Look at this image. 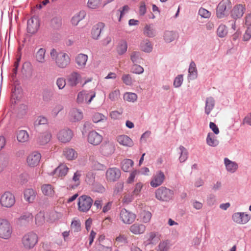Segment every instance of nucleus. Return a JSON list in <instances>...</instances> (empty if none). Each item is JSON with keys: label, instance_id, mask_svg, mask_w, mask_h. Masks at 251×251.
<instances>
[{"label": "nucleus", "instance_id": "f257e3e1", "mask_svg": "<svg viewBox=\"0 0 251 251\" xmlns=\"http://www.w3.org/2000/svg\"><path fill=\"white\" fill-rule=\"evenodd\" d=\"M50 56L55 66L59 69H65L70 64L71 57L66 52L57 51L52 49L50 50Z\"/></svg>", "mask_w": 251, "mask_h": 251}, {"label": "nucleus", "instance_id": "f03ea898", "mask_svg": "<svg viewBox=\"0 0 251 251\" xmlns=\"http://www.w3.org/2000/svg\"><path fill=\"white\" fill-rule=\"evenodd\" d=\"M21 242L25 249L30 250L34 248L38 243V236L35 232L29 231L23 235Z\"/></svg>", "mask_w": 251, "mask_h": 251}, {"label": "nucleus", "instance_id": "7ed1b4c3", "mask_svg": "<svg viewBox=\"0 0 251 251\" xmlns=\"http://www.w3.org/2000/svg\"><path fill=\"white\" fill-rule=\"evenodd\" d=\"M13 232V228L10 222L6 219H0V238L9 239Z\"/></svg>", "mask_w": 251, "mask_h": 251}, {"label": "nucleus", "instance_id": "20e7f679", "mask_svg": "<svg viewBox=\"0 0 251 251\" xmlns=\"http://www.w3.org/2000/svg\"><path fill=\"white\" fill-rule=\"evenodd\" d=\"M93 202V200L90 196L85 195L80 196L77 200L78 210L80 212H87Z\"/></svg>", "mask_w": 251, "mask_h": 251}, {"label": "nucleus", "instance_id": "39448f33", "mask_svg": "<svg viewBox=\"0 0 251 251\" xmlns=\"http://www.w3.org/2000/svg\"><path fill=\"white\" fill-rule=\"evenodd\" d=\"M231 6V2L228 0H223L219 2L216 8V16L221 19L227 15V12Z\"/></svg>", "mask_w": 251, "mask_h": 251}, {"label": "nucleus", "instance_id": "423d86ee", "mask_svg": "<svg viewBox=\"0 0 251 251\" xmlns=\"http://www.w3.org/2000/svg\"><path fill=\"white\" fill-rule=\"evenodd\" d=\"M96 92L94 91H90L88 92L85 91H82L79 92L77 96V102L78 103H82L85 102L87 104L91 103L93 99L96 96Z\"/></svg>", "mask_w": 251, "mask_h": 251}, {"label": "nucleus", "instance_id": "0eeeda50", "mask_svg": "<svg viewBox=\"0 0 251 251\" xmlns=\"http://www.w3.org/2000/svg\"><path fill=\"white\" fill-rule=\"evenodd\" d=\"M15 203V196L9 192H4L0 197V204L3 207L10 208L14 205Z\"/></svg>", "mask_w": 251, "mask_h": 251}, {"label": "nucleus", "instance_id": "6e6552de", "mask_svg": "<svg viewBox=\"0 0 251 251\" xmlns=\"http://www.w3.org/2000/svg\"><path fill=\"white\" fill-rule=\"evenodd\" d=\"M66 80L68 86L71 87H75L81 82L82 76L79 72L73 71L67 76Z\"/></svg>", "mask_w": 251, "mask_h": 251}, {"label": "nucleus", "instance_id": "1a4fd4ad", "mask_svg": "<svg viewBox=\"0 0 251 251\" xmlns=\"http://www.w3.org/2000/svg\"><path fill=\"white\" fill-rule=\"evenodd\" d=\"M121 175L119 169L116 167L109 168L106 171L105 178L108 182H115L119 179Z\"/></svg>", "mask_w": 251, "mask_h": 251}, {"label": "nucleus", "instance_id": "9d476101", "mask_svg": "<svg viewBox=\"0 0 251 251\" xmlns=\"http://www.w3.org/2000/svg\"><path fill=\"white\" fill-rule=\"evenodd\" d=\"M136 215L127 210L125 208L122 209L120 213V219L125 224H130L135 220Z\"/></svg>", "mask_w": 251, "mask_h": 251}, {"label": "nucleus", "instance_id": "9b49d317", "mask_svg": "<svg viewBox=\"0 0 251 251\" xmlns=\"http://www.w3.org/2000/svg\"><path fill=\"white\" fill-rule=\"evenodd\" d=\"M251 219V216L246 212H236L232 216L233 221L240 225L247 224Z\"/></svg>", "mask_w": 251, "mask_h": 251}, {"label": "nucleus", "instance_id": "f8f14e48", "mask_svg": "<svg viewBox=\"0 0 251 251\" xmlns=\"http://www.w3.org/2000/svg\"><path fill=\"white\" fill-rule=\"evenodd\" d=\"M41 158V154L36 151L31 152L27 157L26 163L30 167L37 166L40 161Z\"/></svg>", "mask_w": 251, "mask_h": 251}, {"label": "nucleus", "instance_id": "ddd939ff", "mask_svg": "<svg viewBox=\"0 0 251 251\" xmlns=\"http://www.w3.org/2000/svg\"><path fill=\"white\" fill-rule=\"evenodd\" d=\"M173 191L164 187L158 189V199L163 201H168L173 196Z\"/></svg>", "mask_w": 251, "mask_h": 251}, {"label": "nucleus", "instance_id": "4468645a", "mask_svg": "<svg viewBox=\"0 0 251 251\" xmlns=\"http://www.w3.org/2000/svg\"><path fill=\"white\" fill-rule=\"evenodd\" d=\"M81 175V172L80 171H77L74 173L72 178L67 182L68 189H75L80 185Z\"/></svg>", "mask_w": 251, "mask_h": 251}, {"label": "nucleus", "instance_id": "2eb2a0df", "mask_svg": "<svg viewBox=\"0 0 251 251\" xmlns=\"http://www.w3.org/2000/svg\"><path fill=\"white\" fill-rule=\"evenodd\" d=\"M73 136V131L68 128L60 130L57 134L58 139L62 143L69 142Z\"/></svg>", "mask_w": 251, "mask_h": 251}, {"label": "nucleus", "instance_id": "dca6fc26", "mask_svg": "<svg viewBox=\"0 0 251 251\" xmlns=\"http://www.w3.org/2000/svg\"><path fill=\"white\" fill-rule=\"evenodd\" d=\"M102 135L95 130L91 131L87 135L88 142L94 146L99 145L102 142Z\"/></svg>", "mask_w": 251, "mask_h": 251}, {"label": "nucleus", "instance_id": "f3484780", "mask_svg": "<svg viewBox=\"0 0 251 251\" xmlns=\"http://www.w3.org/2000/svg\"><path fill=\"white\" fill-rule=\"evenodd\" d=\"M246 11V6L243 4L235 5L231 12V16L234 19L242 17Z\"/></svg>", "mask_w": 251, "mask_h": 251}, {"label": "nucleus", "instance_id": "a211bd4d", "mask_svg": "<svg viewBox=\"0 0 251 251\" xmlns=\"http://www.w3.org/2000/svg\"><path fill=\"white\" fill-rule=\"evenodd\" d=\"M100 151L101 154L104 156L110 155L114 153L115 146L111 142H105L100 146Z\"/></svg>", "mask_w": 251, "mask_h": 251}, {"label": "nucleus", "instance_id": "6ab92c4d", "mask_svg": "<svg viewBox=\"0 0 251 251\" xmlns=\"http://www.w3.org/2000/svg\"><path fill=\"white\" fill-rule=\"evenodd\" d=\"M39 27V21L37 18L32 17L27 21V32L34 34L36 33Z\"/></svg>", "mask_w": 251, "mask_h": 251}, {"label": "nucleus", "instance_id": "aec40b11", "mask_svg": "<svg viewBox=\"0 0 251 251\" xmlns=\"http://www.w3.org/2000/svg\"><path fill=\"white\" fill-rule=\"evenodd\" d=\"M88 56L87 55L83 53L78 54L75 58V62L77 65V68L79 69H83L85 68Z\"/></svg>", "mask_w": 251, "mask_h": 251}, {"label": "nucleus", "instance_id": "412c9836", "mask_svg": "<svg viewBox=\"0 0 251 251\" xmlns=\"http://www.w3.org/2000/svg\"><path fill=\"white\" fill-rule=\"evenodd\" d=\"M69 119L74 122L79 121L83 119V112L81 110L73 108L69 113Z\"/></svg>", "mask_w": 251, "mask_h": 251}, {"label": "nucleus", "instance_id": "4be33fe9", "mask_svg": "<svg viewBox=\"0 0 251 251\" xmlns=\"http://www.w3.org/2000/svg\"><path fill=\"white\" fill-rule=\"evenodd\" d=\"M146 230V227L144 225L138 223L133 224L129 227V231L135 235L143 234Z\"/></svg>", "mask_w": 251, "mask_h": 251}, {"label": "nucleus", "instance_id": "5701e85b", "mask_svg": "<svg viewBox=\"0 0 251 251\" xmlns=\"http://www.w3.org/2000/svg\"><path fill=\"white\" fill-rule=\"evenodd\" d=\"M117 141L119 144L125 147H131L134 145L132 140L126 135H121L117 136Z\"/></svg>", "mask_w": 251, "mask_h": 251}, {"label": "nucleus", "instance_id": "b1692460", "mask_svg": "<svg viewBox=\"0 0 251 251\" xmlns=\"http://www.w3.org/2000/svg\"><path fill=\"white\" fill-rule=\"evenodd\" d=\"M104 26V23L100 22L93 27L91 34L93 39H98L99 38Z\"/></svg>", "mask_w": 251, "mask_h": 251}, {"label": "nucleus", "instance_id": "393cba45", "mask_svg": "<svg viewBox=\"0 0 251 251\" xmlns=\"http://www.w3.org/2000/svg\"><path fill=\"white\" fill-rule=\"evenodd\" d=\"M41 191L44 195L51 198L55 194L54 187L50 184H44L41 186Z\"/></svg>", "mask_w": 251, "mask_h": 251}, {"label": "nucleus", "instance_id": "a878e982", "mask_svg": "<svg viewBox=\"0 0 251 251\" xmlns=\"http://www.w3.org/2000/svg\"><path fill=\"white\" fill-rule=\"evenodd\" d=\"M224 164L225 165L226 170L228 172L233 173L238 169V164L234 161L230 160L227 158H225L224 159Z\"/></svg>", "mask_w": 251, "mask_h": 251}, {"label": "nucleus", "instance_id": "bb28decb", "mask_svg": "<svg viewBox=\"0 0 251 251\" xmlns=\"http://www.w3.org/2000/svg\"><path fill=\"white\" fill-rule=\"evenodd\" d=\"M33 219V216L31 213L26 212L23 214L17 219L16 223L19 225H22L32 221Z\"/></svg>", "mask_w": 251, "mask_h": 251}, {"label": "nucleus", "instance_id": "cd10ccee", "mask_svg": "<svg viewBox=\"0 0 251 251\" xmlns=\"http://www.w3.org/2000/svg\"><path fill=\"white\" fill-rule=\"evenodd\" d=\"M16 137L18 142L25 143L28 141L29 136L26 130H20L17 131Z\"/></svg>", "mask_w": 251, "mask_h": 251}, {"label": "nucleus", "instance_id": "c85d7f7f", "mask_svg": "<svg viewBox=\"0 0 251 251\" xmlns=\"http://www.w3.org/2000/svg\"><path fill=\"white\" fill-rule=\"evenodd\" d=\"M36 194L35 190L31 188L26 189L24 191V199L29 203L32 202L35 199Z\"/></svg>", "mask_w": 251, "mask_h": 251}, {"label": "nucleus", "instance_id": "c756f323", "mask_svg": "<svg viewBox=\"0 0 251 251\" xmlns=\"http://www.w3.org/2000/svg\"><path fill=\"white\" fill-rule=\"evenodd\" d=\"M51 137V134L49 132L46 131L39 134L37 138V142L39 144L44 145L50 142Z\"/></svg>", "mask_w": 251, "mask_h": 251}, {"label": "nucleus", "instance_id": "7c9ffc66", "mask_svg": "<svg viewBox=\"0 0 251 251\" xmlns=\"http://www.w3.org/2000/svg\"><path fill=\"white\" fill-rule=\"evenodd\" d=\"M46 50L44 48L39 49L35 54V59L39 63H45Z\"/></svg>", "mask_w": 251, "mask_h": 251}, {"label": "nucleus", "instance_id": "2f4dec72", "mask_svg": "<svg viewBox=\"0 0 251 251\" xmlns=\"http://www.w3.org/2000/svg\"><path fill=\"white\" fill-rule=\"evenodd\" d=\"M215 104V101L212 97H208L205 100V106L204 108L205 113L208 115L214 109Z\"/></svg>", "mask_w": 251, "mask_h": 251}, {"label": "nucleus", "instance_id": "473e14b6", "mask_svg": "<svg viewBox=\"0 0 251 251\" xmlns=\"http://www.w3.org/2000/svg\"><path fill=\"white\" fill-rule=\"evenodd\" d=\"M127 49V43L125 40H120L116 47V51L119 55H123L125 54Z\"/></svg>", "mask_w": 251, "mask_h": 251}, {"label": "nucleus", "instance_id": "72a5a7b5", "mask_svg": "<svg viewBox=\"0 0 251 251\" xmlns=\"http://www.w3.org/2000/svg\"><path fill=\"white\" fill-rule=\"evenodd\" d=\"M127 239L128 237L127 235L120 234L116 238L114 245L117 247L123 246L127 243Z\"/></svg>", "mask_w": 251, "mask_h": 251}, {"label": "nucleus", "instance_id": "f704fd0d", "mask_svg": "<svg viewBox=\"0 0 251 251\" xmlns=\"http://www.w3.org/2000/svg\"><path fill=\"white\" fill-rule=\"evenodd\" d=\"M69 171L68 167L64 164H60L58 166L53 172L54 174H56L59 176H65Z\"/></svg>", "mask_w": 251, "mask_h": 251}, {"label": "nucleus", "instance_id": "c9c22d12", "mask_svg": "<svg viewBox=\"0 0 251 251\" xmlns=\"http://www.w3.org/2000/svg\"><path fill=\"white\" fill-rule=\"evenodd\" d=\"M188 79L193 80L196 79L197 77L198 71L196 68V65L194 61H192L190 63L188 69Z\"/></svg>", "mask_w": 251, "mask_h": 251}, {"label": "nucleus", "instance_id": "e433bc0d", "mask_svg": "<svg viewBox=\"0 0 251 251\" xmlns=\"http://www.w3.org/2000/svg\"><path fill=\"white\" fill-rule=\"evenodd\" d=\"M63 155L69 160H72L76 158L77 152L73 149L66 148L63 151Z\"/></svg>", "mask_w": 251, "mask_h": 251}, {"label": "nucleus", "instance_id": "4c0bfd02", "mask_svg": "<svg viewBox=\"0 0 251 251\" xmlns=\"http://www.w3.org/2000/svg\"><path fill=\"white\" fill-rule=\"evenodd\" d=\"M177 37V34L173 31H166L164 34V39L166 43H171Z\"/></svg>", "mask_w": 251, "mask_h": 251}, {"label": "nucleus", "instance_id": "58836bf2", "mask_svg": "<svg viewBox=\"0 0 251 251\" xmlns=\"http://www.w3.org/2000/svg\"><path fill=\"white\" fill-rule=\"evenodd\" d=\"M206 143L211 147H216L219 144V141L212 133H208L206 137Z\"/></svg>", "mask_w": 251, "mask_h": 251}, {"label": "nucleus", "instance_id": "ea45409f", "mask_svg": "<svg viewBox=\"0 0 251 251\" xmlns=\"http://www.w3.org/2000/svg\"><path fill=\"white\" fill-rule=\"evenodd\" d=\"M178 152L180 154L179 160L181 163L185 162L188 158V151L185 148L180 146L178 148Z\"/></svg>", "mask_w": 251, "mask_h": 251}, {"label": "nucleus", "instance_id": "a19ab883", "mask_svg": "<svg viewBox=\"0 0 251 251\" xmlns=\"http://www.w3.org/2000/svg\"><path fill=\"white\" fill-rule=\"evenodd\" d=\"M170 241L165 240L161 241L158 246V251H168L171 247Z\"/></svg>", "mask_w": 251, "mask_h": 251}, {"label": "nucleus", "instance_id": "79ce46f5", "mask_svg": "<svg viewBox=\"0 0 251 251\" xmlns=\"http://www.w3.org/2000/svg\"><path fill=\"white\" fill-rule=\"evenodd\" d=\"M133 165V161L129 159L124 160L122 162V169L124 172L129 171Z\"/></svg>", "mask_w": 251, "mask_h": 251}, {"label": "nucleus", "instance_id": "37998d69", "mask_svg": "<svg viewBox=\"0 0 251 251\" xmlns=\"http://www.w3.org/2000/svg\"><path fill=\"white\" fill-rule=\"evenodd\" d=\"M85 13L84 12H79L74 16L71 19V23L74 25H77L79 22L84 18Z\"/></svg>", "mask_w": 251, "mask_h": 251}, {"label": "nucleus", "instance_id": "c03bdc74", "mask_svg": "<svg viewBox=\"0 0 251 251\" xmlns=\"http://www.w3.org/2000/svg\"><path fill=\"white\" fill-rule=\"evenodd\" d=\"M50 25L54 29H59L62 26V19L60 17H53L50 22Z\"/></svg>", "mask_w": 251, "mask_h": 251}, {"label": "nucleus", "instance_id": "a18cd8bd", "mask_svg": "<svg viewBox=\"0 0 251 251\" xmlns=\"http://www.w3.org/2000/svg\"><path fill=\"white\" fill-rule=\"evenodd\" d=\"M144 33L146 36L151 37L155 34V28L152 25H146L144 29Z\"/></svg>", "mask_w": 251, "mask_h": 251}, {"label": "nucleus", "instance_id": "49530a36", "mask_svg": "<svg viewBox=\"0 0 251 251\" xmlns=\"http://www.w3.org/2000/svg\"><path fill=\"white\" fill-rule=\"evenodd\" d=\"M137 99V96L135 93L126 92L124 95V100L129 102H134Z\"/></svg>", "mask_w": 251, "mask_h": 251}, {"label": "nucleus", "instance_id": "de8ad7c7", "mask_svg": "<svg viewBox=\"0 0 251 251\" xmlns=\"http://www.w3.org/2000/svg\"><path fill=\"white\" fill-rule=\"evenodd\" d=\"M217 33L218 36L221 38L225 37L227 34L226 26L224 25H220L217 30Z\"/></svg>", "mask_w": 251, "mask_h": 251}, {"label": "nucleus", "instance_id": "09e8293b", "mask_svg": "<svg viewBox=\"0 0 251 251\" xmlns=\"http://www.w3.org/2000/svg\"><path fill=\"white\" fill-rule=\"evenodd\" d=\"M71 228L74 232H79L81 230V224L79 220L74 219L71 225Z\"/></svg>", "mask_w": 251, "mask_h": 251}, {"label": "nucleus", "instance_id": "8fccbe9b", "mask_svg": "<svg viewBox=\"0 0 251 251\" xmlns=\"http://www.w3.org/2000/svg\"><path fill=\"white\" fill-rule=\"evenodd\" d=\"M101 0H88L87 6L91 9H95L100 7Z\"/></svg>", "mask_w": 251, "mask_h": 251}, {"label": "nucleus", "instance_id": "3c124183", "mask_svg": "<svg viewBox=\"0 0 251 251\" xmlns=\"http://www.w3.org/2000/svg\"><path fill=\"white\" fill-rule=\"evenodd\" d=\"M156 235L154 232H151L147 234L146 243L147 245L155 244Z\"/></svg>", "mask_w": 251, "mask_h": 251}, {"label": "nucleus", "instance_id": "603ef678", "mask_svg": "<svg viewBox=\"0 0 251 251\" xmlns=\"http://www.w3.org/2000/svg\"><path fill=\"white\" fill-rule=\"evenodd\" d=\"M93 121L97 123L100 122H103L106 120V117L103 114L100 113H95L92 117Z\"/></svg>", "mask_w": 251, "mask_h": 251}, {"label": "nucleus", "instance_id": "864d4df0", "mask_svg": "<svg viewBox=\"0 0 251 251\" xmlns=\"http://www.w3.org/2000/svg\"><path fill=\"white\" fill-rule=\"evenodd\" d=\"M22 91L20 88H15L14 90L12 92V98L14 100H19L22 97Z\"/></svg>", "mask_w": 251, "mask_h": 251}, {"label": "nucleus", "instance_id": "5fc2aeb1", "mask_svg": "<svg viewBox=\"0 0 251 251\" xmlns=\"http://www.w3.org/2000/svg\"><path fill=\"white\" fill-rule=\"evenodd\" d=\"M144 184L141 182H139L135 184L134 188L132 191L133 195L138 196L140 195L141 190L143 187Z\"/></svg>", "mask_w": 251, "mask_h": 251}, {"label": "nucleus", "instance_id": "6e6d98bb", "mask_svg": "<svg viewBox=\"0 0 251 251\" xmlns=\"http://www.w3.org/2000/svg\"><path fill=\"white\" fill-rule=\"evenodd\" d=\"M52 97V94L51 92L48 89L44 90L42 92L43 100L45 101H49L50 100Z\"/></svg>", "mask_w": 251, "mask_h": 251}, {"label": "nucleus", "instance_id": "4d7b16f0", "mask_svg": "<svg viewBox=\"0 0 251 251\" xmlns=\"http://www.w3.org/2000/svg\"><path fill=\"white\" fill-rule=\"evenodd\" d=\"M130 59L134 64L139 63L141 59L140 56V53L137 51L132 52L130 54Z\"/></svg>", "mask_w": 251, "mask_h": 251}, {"label": "nucleus", "instance_id": "13d9d810", "mask_svg": "<svg viewBox=\"0 0 251 251\" xmlns=\"http://www.w3.org/2000/svg\"><path fill=\"white\" fill-rule=\"evenodd\" d=\"M92 167L94 170L98 171L103 170L105 168L104 165L96 160H93L92 161Z\"/></svg>", "mask_w": 251, "mask_h": 251}, {"label": "nucleus", "instance_id": "bf43d9fd", "mask_svg": "<svg viewBox=\"0 0 251 251\" xmlns=\"http://www.w3.org/2000/svg\"><path fill=\"white\" fill-rule=\"evenodd\" d=\"M56 84L58 89L62 90L65 88L66 85V80L62 77H58L56 79Z\"/></svg>", "mask_w": 251, "mask_h": 251}, {"label": "nucleus", "instance_id": "052dcab7", "mask_svg": "<svg viewBox=\"0 0 251 251\" xmlns=\"http://www.w3.org/2000/svg\"><path fill=\"white\" fill-rule=\"evenodd\" d=\"M45 223V217L44 215L39 213L37 214L35 216V223L38 226H42Z\"/></svg>", "mask_w": 251, "mask_h": 251}, {"label": "nucleus", "instance_id": "680f3d73", "mask_svg": "<svg viewBox=\"0 0 251 251\" xmlns=\"http://www.w3.org/2000/svg\"><path fill=\"white\" fill-rule=\"evenodd\" d=\"M120 95V92L118 89L115 90L109 93L108 98L112 101H115L118 99Z\"/></svg>", "mask_w": 251, "mask_h": 251}, {"label": "nucleus", "instance_id": "e2e57ef3", "mask_svg": "<svg viewBox=\"0 0 251 251\" xmlns=\"http://www.w3.org/2000/svg\"><path fill=\"white\" fill-rule=\"evenodd\" d=\"M141 216L142 221L145 223H147L150 221L151 214V213L149 211H143Z\"/></svg>", "mask_w": 251, "mask_h": 251}, {"label": "nucleus", "instance_id": "0e129e2a", "mask_svg": "<svg viewBox=\"0 0 251 251\" xmlns=\"http://www.w3.org/2000/svg\"><path fill=\"white\" fill-rule=\"evenodd\" d=\"M199 14L204 18H209L211 16V12L203 8H201L199 9Z\"/></svg>", "mask_w": 251, "mask_h": 251}, {"label": "nucleus", "instance_id": "69168bd1", "mask_svg": "<svg viewBox=\"0 0 251 251\" xmlns=\"http://www.w3.org/2000/svg\"><path fill=\"white\" fill-rule=\"evenodd\" d=\"M141 48L143 51L149 52L152 50V46L151 43L149 41L143 42L141 44Z\"/></svg>", "mask_w": 251, "mask_h": 251}, {"label": "nucleus", "instance_id": "338daca9", "mask_svg": "<svg viewBox=\"0 0 251 251\" xmlns=\"http://www.w3.org/2000/svg\"><path fill=\"white\" fill-rule=\"evenodd\" d=\"M183 75H177L174 81V86L176 88L179 87L183 82Z\"/></svg>", "mask_w": 251, "mask_h": 251}, {"label": "nucleus", "instance_id": "774afa93", "mask_svg": "<svg viewBox=\"0 0 251 251\" xmlns=\"http://www.w3.org/2000/svg\"><path fill=\"white\" fill-rule=\"evenodd\" d=\"M144 69L142 67L135 64L132 67V72L136 74H141L144 72Z\"/></svg>", "mask_w": 251, "mask_h": 251}]
</instances>
